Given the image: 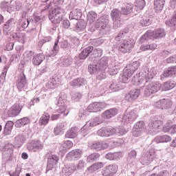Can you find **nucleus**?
Listing matches in <instances>:
<instances>
[{"label":"nucleus","mask_w":176,"mask_h":176,"mask_svg":"<svg viewBox=\"0 0 176 176\" xmlns=\"http://www.w3.org/2000/svg\"><path fill=\"white\" fill-rule=\"evenodd\" d=\"M171 129V126H170V124H167L166 125L164 126L163 127V131L165 133H168L170 130Z\"/></svg>","instance_id":"nucleus-43"},{"label":"nucleus","mask_w":176,"mask_h":176,"mask_svg":"<svg viewBox=\"0 0 176 176\" xmlns=\"http://www.w3.org/2000/svg\"><path fill=\"white\" fill-rule=\"evenodd\" d=\"M60 118V114H54L52 116L51 119L52 120H57Z\"/></svg>","instance_id":"nucleus-50"},{"label":"nucleus","mask_w":176,"mask_h":176,"mask_svg":"<svg viewBox=\"0 0 176 176\" xmlns=\"http://www.w3.org/2000/svg\"><path fill=\"white\" fill-rule=\"evenodd\" d=\"M124 119L128 120V122H134L137 119V115L134 111H131L129 113H126Z\"/></svg>","instance_id":"nucleus-27"},{"label":"nucleus","mask_w":176,"mask_h":176,"mask_svg":"<svg viewBox=\"0 0 176 176\" xmlns=\"http://www.w3.org/2000/svg\"><path fill=\"white\" fill-rule=\"evenodd\" d=\"M63 146L65 148V149H69L74 146V143H72V142L70 140H67L63 144Z\"/></svg>","instance_id":"nucleus-38"},{"label":"nucleus","mask_w":176,"mask_h":176,"mask_svg":"<svg viewBox=\"0 0 176 176\" xmlns=\"http://www.w3.org/2000/svg\"><path fill=\"white\" fill-rule=\"evenodd\" d=\"M72 14H74L75 19H79V17L82 16L80 12L77 10L72 12Z\"/></svg>","instance_id":"nucleus-42"},{"label":"nucleus","mask_w":176,"mask_h":176,"mask_svg":"<svg viewBox=\"0 0 176 176\" xmlns=\"http://www.w3.org/2000/svg\"><path fill=\"white\" fill-rule=\"evenodd\" d=\"M156 47H157V45L156 44L147 45V49L148 50H155Z\"/></svg>","instance_id":"nucleus-44"},{"label":"nucleus","mask_w":176,"mask_h":176,"mask_svg":"<svg viewBox=\"0 0 176 176\" xmlns=\"http://www.w3.org/2000/svg\"><path fill=\"white\" fill-rule=\"evenodd\" d=\"M108 148V144L104 142H95L91 145V149H95L96 151H102Z\"/></svg>","instance_id":"nucleus-14"},{"label":"nucleus","mask_w":176,"mask_h":176,"mask_svg":"<svg viewBox=\"0 0 176 176\" xmlns=\"http://www.w3.org/2000/svg\"><path fill=\"white\" fill-rule=\"evenodd\" d=\"M67 129V124L66 123H60L57 124L56 126L54 128V133L55 135H60L64 130Z\"/></svg>","instance_id":"nucleus-19"},{"label":"nucleus","mask_w":176,"mask_h":176,"mask_svg":"<svg viewBox=\"0 0 176 176\" xmlns=\"http://www.w3.org/2000/svg\"><path fill=\"white\" fill-rule=\"evenodd\" d=\"M45 60V56L43 54H38L34 56L33 58V64L34 65H40L42 63V61Z\"/></svg>","instance_id":"nucleus-22"},{"label":"nucleus","mask_w":176,"mask_h":176,"mask_svg":"<svg viewBox=\"0 0 176 176\" xmlns=\"http://www.w3.org/2000/svg\"><path fill=\"white\" fill-rule=\"evenodd\" d=\"M166 3V0H154V9L157 13L162 12L163 8H164V4Z\"/></svg>","instance_id":"nucleus-16"},{"label":"nucleus","mask_w":176,"mask_h":176,"mask_svg":"<svg viewBox=\"0 0 176 176\" xmlns=\"http://www.w3.org/2000/svg\"><path fill=\"white\" fill-rule=\"evenodd\" d=\"M129 155L132 156V157H135V156H137V152L135 151H132L130 152Z\"/></svg>","instance_id":"nucleus-54"},{"label":"nucleus","mask_w":176,"mask_h":176,"mask_svg":"<svg viewBox=\"0 0 176 176\" xmlns=\"http://www.w3.org/2000/svg\"><path fill=\"white\" fill-rule=\"evenodd\" d=\"M134 47V41L132 40H124L120 45V50L122 53H130Z\"/></svg>","instance_id":"nucleus-5"},{"label":"nucleus","mask_w":176,"mask_h":176,"mask_svg":"<svg viewBox=\"0 0 176 176\" xmlns=\"http://www.w3.org/2000/svg\"><path fill=\"white\" fill-rule=\"evenodd\" d=\"M22 159H28V155L26 153H23L21 155Z\"/></svg>","instance_id":"nucleus-56"},{"label":"nucleus","mask_w":176,"mask_h":176,"mask_svg":"<svg viewBox=\"0 0 176 176\" xmlns=\"http://www.w3.org/2000/svg\"><path fill=\"white\" fill-rule=\"evenodd\" d=\"M3 23V16L0 14V24Z\"/></svg>","instance_id":"nucleus-63"},{"label":"nucleus","mask_w":176,"mask_h":176,"mask_svg":"<svg viewBox=\"0 0 176 176\" xmlns=\"http://www.w3.org/2000/svg\"><path fill=\"white\" fill-rule=\"evenodd\" d=\"M75 171H76V166H74L73 168L69 167L68 168V170L66 172V174L67 175H71L74 174V173H75Z\"/></svg>","instance_id":"nucleus-41"},{"label":"nucleus","mask_w":176,"mask_h":176,"mask_svg":"<svg viewBox=\"0 0 176 176\" xmlns=\"http://www.w3.org/2000/svg\"><path fill=\"white\" fill-rule=\"evenodd\" d=\"M119 10L118 9H113L111 12V19L113 21H116L119 19Z\"/></svg>","instance_id":"nucleus-36"},{"label":"nucleus","mask_w":176,"mask_h":176,"mask_svg":"<svg viewBox=\"0 0 176 176\" xmlns=\"http://www.w3.org/2000/svg\"><path fill=\"white\" fill-rule=\"evenodd\" d=\"M141 94V90L139 89L131 90L128 94L125 95L126 101H134V100H137L140 95Z\"/></svg>","instance_id":"nucleus-9"},{"label":"nucleus","mask_w":176,"mask_h":176,"mask_svg":"<svg viewBox=\"0 0 176 176\" xmlns=\"http://www.w3.org/2000/svg\"><path fill=\"white\" fill-rule=\"evenodd\" d=\"M66 138H75L76 137V127H72L65 134Z\"/></svg>","instance_id":"nucleus-30"},{"label":"nucleus","mask_w":176,"mask_h":176,"mask_svg":"<svg viewBox=\"0 0 176 176\" xmlns=\"http://www.w3.org/2000/svg\"><path fill=\"white\" fill-rule=\"evenodd\" d=\"M19 171H17V170H15L12 175H11V176H19Z\"/></svg>","instance_id":"nucleus-60"},{"label":"nucleus","mask_w":176,"mask_h":176,"mask_svg":"<svg viewBox=\"0 0 176 176\" xmlns=\"http://www.w3.org/2000/svg\"><path fill=\"white\" fill-rule=\"evenodd\" d=\"M141 50H142V52H145V50H149V48H148V45H142L140 47Z\"/></svg>","instance_id":"nucleus-53"},{"label":"nucleus","mask_w":176,"mask_h":176,"mask_svg":"<svg viewBox=\"0 0 176 176\" xmlns=\"http://www.w3.org/2000/svg\"><path fill=\"white\" fill-rule=\"evenodd\" d=\"M54 3V0H47L46 1V3L48 6V8H50V6H52V3Z\"/></svg>","instance_id":"nucleus-52"},{"label":"nucleus","mask_w":176,"mask_h":176,"mask_svg":"<svg viewBox=\"0 0 176 176\" xmlns=\"http://www.w3.org/2000/svg\"><path fill=\"white\" fill-rule=\"evenodd\" d=\"M164 36H166V32L164 31V29H162V28L156 29L155 30L154 32L148 31L144 35V38L152 37L153 39L163 38Z\"/></svg>","instance_id":"nucleus-2"},{"label":"nucleus","mask_w":176,"mask_h":176,"mask_svg":"<svg viewBox=\"0 0 176 176\" xmlns=\"http://www.w3.org/2000/svg\"><path fill=\"white\" fill-rule=\"evenodd\" d=\"M25 85H27V79L25 78V74L22 73L19 75L18 80H16V87L19 89L20 91L25 87Z\"/></svg>","instance_id":"nucleus-11"},{"label":"nucleus","mask_w":176,"mask_h":176,"mask_svg":"<svg viewBox=\"0 0 176 176\" xmlns=\"http://www.w3.org/2000/svg\"><path fill=\"white\" fill-rule=\"evenodd\" d=\"M118 166L115 164H110L106 166L102 171L103 176H113L118 173Z\"/></svg>","instance_id":"nucleus-7"},{"label":"nucleus","mask_w":176,"mask_h":176,"mask_svg":"<svg viewBox=\"0 0 176 176\" xmlns=\"http://www.w3.org/2000/svg\"><path fill=\"white\" fill-rule=\"evenodd\" d=\"M6 50H8V52H9V51H10V50H13V43H9L6 45Z\"/></svg>","instance_id":"nucleus-47"},{"label":"nucleus","mask_w":176,"mask_h":176,"mask_svg":"<svg viewBox=\"0 0 176 176\" xmlns=\"http://www.w3.org/2000/svg\"><path fill=\"white\" fill-rule=\"evenodd\" d=\"M63 25L64 28H69V26H70L69 21L64 20Z\"/></svg>","instance_id":"nucleus-45"},{"label":"nucleus","mask_w":176,"mask_h":176,"mask_svg":"<svg viewBox=\"0 0 176 176\" xmlns=\"http://www.w3.org/2000/svg\"><path fill=\"white\" fill-rule=\"evenodd\" d=\"M100 157V154H91L87 158V163H93L94 160H97Z\"/></svg>","instance_id":"nucleus-35"},{"label":"nucleus","mask_w":176,"mask_h":176,"mask_svg":"<svg viewBox=\"0 0 176 176\" xmlns=\"http://www.w3.org/2000/svg\"><path fill=\"white\" fill-rule=\"evenodd\" d=\"M176 75V67H170L167 69L166 72L164 73V76L165 78L168 76H175Z\"/></svg>","instance_id":"nucleus-26"},{"label":"nucleus","mask_w":176,"mask_h":176,"mask_svg":"<svg viewBox=\"0 0 176 176\" xmlns=\"http://www.w3.org/2000/svg\"><path fill=\"white\" fill-rule=\"evenodd\" d=\"M83 166H85V163H83V162H82V161H80L78 164L77 167H78V168H80L83 167Z\"/></svg>","instance_id":"nucleus-55"},{"label":"nucleus","mask_w":176,"mask_h":176,"mask_svg":"<svg viewBox=\"0 0 176 176\" xmlns=\"http://www.w3.org/2000/svg\"><path fill=\"white\" fill-rule=\"evenodd\" d=\"M153 124H154V126H155V127H160V124H162V121H159V120L155 121V122H153Z\"/></svg>","instance_id":"nucleus-51"},{"label":"nucleus","mask_w":176,"mask_h":176,"mask_svg":"<svg viewBox=\"0 0 176 176\" xmlns=\"http://www.w3.org/2000/svg\"><path fill=\"white\" fill-rule=\"evenodd\" d=\"M32 56H34V52H32V51H27L23 54V60H24V61H26V62L30 61L31 58H32Z\"/></svg>","instance_id":"nucleus-33"},{"label":"nucleus","mask_w":176,"mask_h":176,"mask_svg":"<svg viewBox=\"0 0 176 176\" xmlns=\"http://www.w3.org/2000/svg\"><path fill=\"white\" fill-rule=\"evenodd\" d=\"M118 74V68L114 67V72L112 73V75H116Z\"/></svg>","instance_id":"nucleus-62"},{"label":"nucleus","mask_w":176,"mask_h":176,"mask_svg":"<svg viewBox=\"0 0 176 176\" xmlns=\"http://www.w3.org/2000/svg\"><path fill=\"white\" fill-rule=\"evenodd\" d=\"M30 123V119L28 118H23L18 120L16 122L15 126L16 127H22V126H25V124H28Z\"/></svg>","instance_id":"nucleus-28"},{"label":"nucleus","mask_w":176,"mask_h":176,"mask_svg":"<svg viewBox=\"0 0 176 176\" xmlns=\"http://www.w3.org/2000/svg\"><path fill=\"white\" fill-rule=\"evenodd\" d=\"M173 133H176V124L173 126Z\"/></svg>","instance_id":"nucleus-64"},{"label":"nucleus","mask_w":176,"mask_h":176,"mask_svg":"<svg viewBox=\"0 0 176 176\" xmlns=\"http://www.w3.org/2000/svg\"><path fill=\"white\" fill-rule=\"evenodd\" d=\"M95 25L97 28H100V27H101L102 30H105V28H107V25H108V19H107L105 16H102L97 20Z\"/></svg>","instance_id":"nucleus-12"},{"label":"nucleus","mask_w":176,"mask_h":176,"mask_svg":"<svg viewBox=\"0 0 176 176\" xmlns=\"http://www.w3.org/2000/svg\"><path fill=\"white\" fill-rule=\"evenodd\" d=\"M154 141L157 142V144H160L163 142H170L171 141V137L164 135L162 136H157L155 139Z\"/></svg>","instance_id":"nucleus-21"},{"label":"nucleus","mask_w":176,"mask_h":176,"mask_svg":"<svg viewBox=\"0 0 176 176\" xmlns=\"http://www.w3.org/2000/svg\"><path fill=\"white\" fill-rule=\"evenodd\" d=\"M14 125V123H13V121H8L6 122L4 127V133L6 135H9V134H10Z\"/></svg>","instance_id":"nucleus-25"},{"label":"nucleus","mask_w":176,"mask_h":176,"mask_svg":"<svg viewBox=\"0 0 176 176\" xmlns=\"http://www.w3.org/2000/svg\"><path fill=\"white\" fill-rule=\"evenodd\" d=\"M158 176H168V173L167 172H162V173H160Z\"/></svg>","instance_id":"nucleus-58"},{"label":"nucleus","mask_w":176,"mask_h":176,"mask_svg":"<svg viewBox=\"0 0 176 176\" xmlns=\"http://www.w3.org/2000/svg\"><path fill=\"white\" fill-rule=\"evenodd\" d=\"M100 69H101V71H105L107 69V64L100 66Z\"/></svg>","instance_id":"nucleus-57"},{"label":"nucleus","mask_w":176,"mask_h":176,"mask_svg":"<svg viewBox=\"0 0 176 176\" xmlns=\"http://www.w3.org/2000/svg\"><path fill=\"white\" fill-rule=\"evenodd\" d=\"M133 76V73H128V75L124 74L122 76V82L123 83H127L129 81V78H131Z\"/></svg>","instance_id":"nucleus-39"},{"label":"nucleus","mask_w":176,"mask_h":176,"mask_svg":"<svg viewBox=\"0 0 176 176\" xmlns=\"http://www.w3.org/2000/svg\"><path fill=\"white\" fill-rule=\"evenodd\" d=\"M174 87H175V83L173 82H166L162 85L161 90L162 91H167L171 90V89H174Z\"/></svg>","instance_id":"nucleus-23"},{"label":"nucleus","mask_w":176,"mask_h":176,"mask_svg":"<svg viewBox=\"0 0 176 176\" xmlns=\"http://www.w3.org/2000/svg\"><path fill=\"white\" fill-rule=\"evenodd\" d=\"M122 38H123V32H120L117 36H116L115 39L116 41H120V39H122Z\"/></svg>","instance_id":"nucleus-49"},{"label":"nucleus","mask_w":176,"mask_h":176,"mask_svg":"<svg viewBox=\"0 0 176 176\" xmlns=\"http://www.w3.org/2000/svg\"><path fill=\"white\" fill-rule=\"evenodd\" d=\"M28 149L30 152H39L43 149V144L41 140H32L28 144Z\"/></svg>","instance_id":"nucleus-3"},{"label":"nucleus","mask_w":176,"mask_h":176,"mask_svg":"<svg viewBox=\"0 0 176 176\" xmlns=\"http://www.w3.org/2000/svg\"><path fill=\"white\" fill-rule=\"evenodd\" d=\"M115 133H116V130L112 126L102 128L98 131V134L100 135V137H109L115 134Z\"/></svg>","instance_id":"nucleus-8"},{"label":"nucleus","mask_w":176,"mask_h":176,"mask_svg":"<svg viewBox=\"0 0 176 176\" xmlns=\"http://www.w3.org/2000/svg\"><path fill=\"white\" fill-rule=\"evenodd\" d=\"M71 153L76 159H79L82 156V151L80 150H73Z\"/></svg>","instance_id":"nucleus-37"},{"label":"nucleus","mask_w":176,"mask_h":176,"mask_svg":"<svg viewBox=\"0 0 176 176\" xmlns=\"http://www.w3.org/2000/svg\"><path fill=\"white\" fill-rule=\"evenodd\" d=\"M26 23H24L23 25H22L23 28H27L28 27V24H30V22L28 21V20L26 21Z\"/></svg>","instance_id":"nucleus-61"},{"label":"nucleus","mask_w":176,"mask_h":176,"mask_svg":"<svg viewBox=\"0 0 176 176\" xmlns=\"http://www.w3.org/2000/svg\"><path fill=\"white\" fill-rule=\"evenodd\" d=\"M23 106L20 105V103H15L9 109L8 115L10 118H16L20 115Z\"/></svg>","instance_id":"nucleus-6"},{"label":"nucleus","mask_w":176,"mask_h":176,"mask_svg":"<svg viewBox=\"0 0 176 176\" xmlns=\"http://www.w3.org/2000/svg\"><path fill=\"white\" fill-rule=\"evenodd\" d=\"M88 71L90 72V74H94V72L96 71V67H94V65H89L88 67Z\"/></svg>","instance_id":"nucleus-46"},{"label":"nucleus","mask_w":176,"mask_h":176,"mask_svg":"<svg viewBox=\"0 0 176 176\" xmlns=\"http://www.w3.org/2000/svg\"><path fill=\"white\" fill-rule=\"evenodd\" d=\"M162 89V84L160 82H151L148 84L147 86V91L148 92V94H155V93H157L159 90Z\"/></svg>","instance_id":"nucleus-10"},{"label":"nucleus","mask_w":176,"mask_h":176,"mask_svg":"<svg viewBox=\"0 0 176 176\" xmlns=\"http://www.w3.org/2000/svg\"><path fill=\"white\" fill-rule=\"evenodd\" d=\"M144 131H145V123L140 121L133 126L132 134L134 137H140Z\"/></svg>","instance_id":"nucleus-4"},{"label":"nucleus","mask_w":176,"mask_h":176,"mask_svg":"<svg viewBox=\"0 0 176 176\" xmlns=\"http://www.w3.org/2000/svg\"><path fill=\"white\" fill-rule=\"evenodd\" d=\"M64 14H65V10L57 7L49 15V19L53 24H60L63 21V19H64Z\"/></svg>","instance_id":"nucleus-1"},{"label":"nucleus","mask_w":176,"mask_h":176,"mask_svg":"<svg viewBox=\"0 0 176 176\" xmlns=\"http://www.w3.org/2000/svg\"><path fill=\"white\" fill-rule=\"evenodd\" d=\"M101 123V121H100V118H95L93 121L90 122V126H97Z\"/></svg>","instance_id":"nucleus-40"},{"label":"nucleus","mask_w":176,"mask_h":176,"mask_svg":"<svg viewBox=\"0 0 176 176\" xmlns=\"http://www.w3.org/2000/svg\"><path fill=\"white\" fill-rule=\"evenodd\" d=\"M50 119V116L49 114H43L40 118L39 122L41 126H46L47 123H49V120Z\"/></svg>","instance_id":"nucleus-31"},{"label":"nucleus","mask_w":176,"mask_h":176,"mask_svg":"<svg viewBox=\"0 0 176 176\" xmlns=\"http://www.w3.org/2000/svg\"><path fill=\"white\" fill-rule=\"evenodd\" d=\"M102 167H104V164H102V162H98L88 167L87 170L90 171V173H94V171H97V170H100V168H102Z\"/></svg>","instance_id":"nucleus-24"},{"label":"nucleus","mask_w":176,"mask_h":176,"mask_svg":"<svg viewBox=\"0 0 176 176\" xmlns=\"http://www.w3.org/2000/svg\"><path fill=\"white\" fill-rule=\"evenodd\" d=\"M116 115H118V110L116 108H113L102 113V117L104 119H111V118H113V116H116Z\"/></svg>","instance_id":"nucleus-13"},{"label":"nucleus","mask_w":176,"mask_h":176,"mask_svg":"<svg viewBox=\"0 0 176 176\" xmlns=\"http://www.w3.org/2000/svg\"><path fill=\"white\" fill-rule=\"evenodd\" d=\"M133 10V5L127 3L124 7L122 8L121 13L122 14H130V12Z\"/></svg>","instance_id":"nucleus-29"},{"label":"nucleus","mask_w":176,"mask_h":176,"mask_svg":"<svg viewBox=\"0 0 176 176\" xmlns=\"http://www.w3.org/2000/svg\"><path fill=\"white\" fill-rule=\"evenodd\" d=\"M167 63H173L174 61V57H169L166 59Z\"/></svg>","instance_id":"nucleus-59"},{"label":"nucleus","mask_w":176,"mask_h":176,"mask_svg":"<svg viewBox=\"0 0 176 176\" xmlns=\"http://www.w3.org/2000/svg\"><path fill=\"white\" fill-rule=\"evenodd\" d=\"M58 39L55 40L54 45L52 50L50 51L49 56L50 57H56L58 54L60 50V47H58Z\"/></svg>","instance_id":"nucleus-20"},{"label":"nucleus","mask_w":176,"mask_h":176,"mask_svg":"<svg viewBox=\"0 0 176 176\" xmlns=\"http://www.w3.org/2000/svg\"><path fill=\"white\" fill-rule=\"evenodd\" d=\"M97 13L94 11H90L87 14V21L89 24H94L97 20Z\"/></svg>","instance_id":"nucleus-18"},{"label":"nucleus","mask_w":176,"mask_h":176,"mask_svg":"<svg viewBox=\"0 0 176 176\" xmlns=\"http://www.w3.org/2000/svg\"><path fill=\"white\" fill-rule=\"evenodd\" d=\"M108 1L109 0H94V2L98 5H101L102 3H104V2H108Z\"/></svg>","instance_id":"nucleus-48"},{"label":"nucleus","mask_w":176,"mask_h":176,"mask_svg":"<svg viewBox=\"0 0 176 176\" xmlns=\"http://www.w3.org/2000/svg\"><path fill=\"white\" fill-rule=\"evenodd\" d=\"M6 148H8V154L10 155V157H13V155L14 153V146L10 144H8L6 145Z\"/></svg>","instance_id":"nucleus-34"},{"label":"nucleus","mask_w":176,"mask_h":176,"mask_svg":"<svg viewBox=\"0 0 176 176\" xmlns=\"http://www.w3.org/2000/svg\"><path fill=\"white\" fill-rule=\"evenodd\" d=\"M94 50V47L93 46H89L84 49L80 54L79 58H80V60H85V58H87V57H89V54H90V53H91Z\"/></svg>","instance_id":"nucleus-17"},{"label":"nucleus","mask_w":176,"mask_h":176,"mask_svg":"<svg viewBox=\"0 0 176 176\" xmlns=\"http://www.w3.org/2000/svg\"><path fill=\"white\" fill-rule=\"evenodd\" d=\"M145 5H146L145 0H137L135 3V6L138 10H142L145 8Z\"/></svg>","instance_id":"nucleus-32"},{"label":"nucleus","mask_w":176,"mask_h":176,"mask_svg":"<svg viewBox=\"0 0 176 176\" xmlns=\"http://www.w3.org/2000/svg\"><path fill=\"white\" fill-rule=\"evenodd\" d=\"M102 109V103L94 102L88 106L89 112H98Z\"/></svg>","instance_id":"nucleus-15"}]
</instances>
